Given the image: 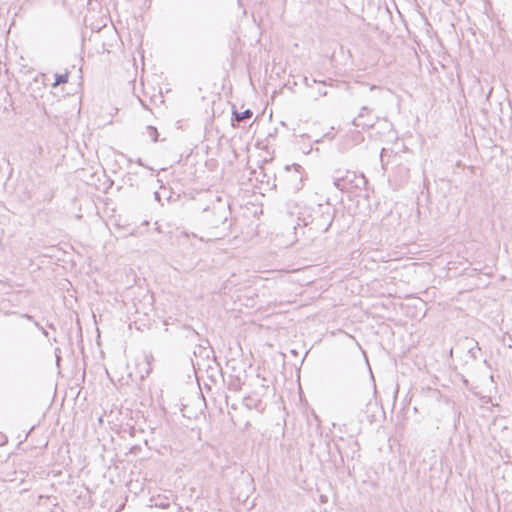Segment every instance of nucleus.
I'll return each instance as SVG.
<instances>
[{
    "instance_id": "1",
    "label": "nucleus",
    "mask_w": 512,
    "mask_h": 512,
    "mask_svg": "<svg viewBox=\"0 0 512 512\" xmlns=\"http://www.w3.org/2000/svg\"><path fill=\"white\" fill-rule=\"evenodd\" d=\"M229 215V204L218 196L211 205L202 209L198 220L200 225L207 230L209 239H221L230 229Z\"/></svg>"
},
{
    "instance_id": "2",
    "label": "nucleus",
    "mask_w": 512,
    "mask_h": 512,
    "mask_svg": "<svg viewBox=\"0 0 512 512\" xmlns=\"http://www.w3.org/2000/svg\"><path fill=\"white\" fill-rule=\"evenodd\" d=\"M335 212V207L329 202L318 204L309 212L303 213L302 216L298 217L297 226L294 227L295 234H298L299 228H308L307 239L312 241L318 235L329 230L333 223Z\"/></svg>"
},
{
    "instance_id": "3",
    "label": "nucleus",
    "mask_w": 512,
    "mask_h": 512,
    "mask_svg": "<svg viewBox=\"0 0 512 512\" xmlns=\"http://www.w3.org/2000/svg\"><path fill=\"white\" fill-rule=\"evenodd\" d=\"M338 172L333 176V184L336 188L341 191L348 190L350 188H358L360 187V183L365 184L364 176H357L353 171H346L345 175H339Z\"/></svg>"
},
{
    "instance_id": "4",
    "label": "nucleus",
    "mask_w": 512,
    "mask_h": 512,
    "mask_svg": "<svg viewBox=\"0 0 512 512\" xmlns=\"http://www.w3.org/2000/svg\"><path fill=\"white\" fill-rule=\"evenodd\" d=\"M254 408H256V399L250 395L244 397L242 400L241 415L237 420L240 425H244V429L251 427L249 415L252 416Z\"/></svg>"
},
{
    "instance_id": "5",
    "label": "nucleus",
    "mask_w": 512,
    "mask_h": 512,
    "mask_svg": "<svg viewBox=\"0 0 512 512\" xmlns=\"http://www.w3.org/2000/svg\"><path fill=\"white\" fill-rule=\"evenodd\" d=\"M371 110L363 106L361 111L352 121L353 125L362 129L373 127L375 124V118L370 115Z\"/></svg>"
},
{
    "instance_id": "6",
    "label": "nucleus",
    "mask_w": 512,
    "mask_h": 512,
    "mask_svg": "<svg viewBox=\"0 0 512 512\" xmlns=\"http://www.w3.org/2000/svg\"><path fill=\"white\" fill-rule=\"evenodd\" d=\"M206 344H207V346L199 345L194 350V355H195V357H200L202 359L205 358V359H207V361H209L211 354H213L214 352H213L212 348L210 347L208 341H206Z\"/></svg>"
},
{
    "instance_id": "7",
    "label": "nucleus",
    "mask_w": 512,
    "mask_h": 512,
    "mask_svg": "<svg viewBox=\"0 0 512 512\" xmlns=\"http://www.w3.org/2000/svg\"><path fill=\"white\" fill-rule=\"evenodd\" d=\"M253 115V112L252 110L250 109H246L245 111L243 112H237V111H233V119L236 120V121H243L245 119H248V118H251Z\"/></svg>"
},
{
    "instance_id": "8",
    "label": "nucleus",
    "mask_w": 512,
    "mask_h": 512,
    "mask_svg": "<svg viewBox=\"0 0 512 512\" xmlns=\"http://www.w3.org/2000/svg\"><path fill=\"white\" fill-rule=\"evenodd\" d=\"M68 82V73L56 74L54 86L61 85Z\"/></svg>"
},
{
    "instance_id": "9",
    "label": "nucleus",
    "mask_w": 512,
    "mask_h": 512,
    "mask_svg": "<svg viewBox=\"0 0 512 512\" xmlns=\"http://www.w3.org/2000/svg\"><path fill=\"white\" fill-rule=\"evenodd\" d=\"M146 132L149 137H151L152 141L156 142L158 140V131L153 126H147Z\"/></svg>"
},
{
    "instance_id": "10",
    "label": "nucleus",
    "mask_w": 512,
    "mask_h": 512,
    "mask_svg": "<svg viewBox=\"0 0 512 512\" xmlns=\"http://www.w3.org/2000/svg\"><path fill=\"white\" fill-rule=\"evenodd\" d=\"M276 275H279V272H277V271L261 272V275L258 274V280L259 279H264V280L274 279V276H276Z\"/></svg>"
},
{
    "instance_id": "11",
    "label": "nucleus",
    "mask_w": 512,
    "mask_h": 512,
    "mask_svg": "<svg viewBox=\"0 0 512 512\" xmlns=\"http://www.w3.org/2000/svg\"><path fill=\"white\" fill-rule=\"evenodd\" d=\"M262 382H263V383L261 384V389H263V390H264V392H263V393H261L260 388L258 387V395H259V394H263V395H264V394H268V393H269V392H271V391L273 392V390H274V389H273V388H272V389H270V387H269V385H268V380H267L266 378H262Z\"/></svg>"
},
{
    "instance_id": "12",
    "label": "nucleus",
    "mask_w": 512,
    "mask_h": 512,
    "mask_svg": "<svg viewBox=\"0 0 512 512\" xmlns=\"http://www.w3.org/2000/svg\"><path fill=\"white\" fill-rule=\"evenodd\" d=\"M145 361L148 365V369L146 371H144V374H142V378H144L145 376H148L150 373H151V362L153 361V356L152 354H147L145 355Z\"/></svg>"
},
{
    "instance_id": "13",
    "label": "nucleus",
    "mask_w": 512,
    "mask_h": 512,
    "mask_svg": "<svg viewBox=\"0 0 512 512\" xmlns=\"http://www.w3.org/2000/svg\"><path fill=\"white\" fill-rule=\"evenodd\" d=\"M476 349H477V350H480V348H479V346H478V343H476L475 347H471V348L469 349V353L471 354V357H472L473 359H476V358H477V355H476V352H475V350H476Z\"/></svg>"
},
{
    "instance_id": "14",
    "label": "nucleus",
    "mask_w": 512,
    "mask_h": 512,
    "mask_svg": "<svg viewBox=\"0 0 512 512\" xmlns=\"http://www.w3.org/2000/svg\"><path fill=\"white\" fill-rule=\"evenodd\" d=\"M34 325H35L36 327H38V328H39V330L42 332V334H43L45 337H47V336H48V332L44 329V327H42V326L40 325V323H39L38 321H34Z\"/></svg>"
},
{
    "instance_id": "15",
    "label": "nucleus",
    "mask_w": 512,
    "mask_h": 512,
    "mask_svg": "<svg viewBox=\"0 0 512 512\" xmlns=\"http://www.w3.org/2000/svg\"><path fill=\"white\" fill-rule=\"evenodd\" d=\"M155 506H156V507H159V508H162V509H165V508H168V507H169V503H168V502H165V501L156 502V503H155Z\"/></svg>"
},
{
    "instance_id": "16",
    "label": "nucleus",
    "mask_w": 512,
    "mask_h": 512,
    "mask_svg": "<svg viewBox=\"0 0 512 512\" xmlns=\"http://www.w3.org/2000/svg\"><path fill=\"white\" fill-rule=\"evenodd\" d=\"M258 182L260 183V185H258V193L261 195H264L263 190H265V188L263 187V185H264L263 180L258 179Z\"/></svg>"
},
{
    "instance_id": "17",
    "label": "nucleus",
    "mask_w": 512,
    "mask_h": 512,
    "mask_svg": "<svg viewBox=\"0 0 512 512\" xmlns=\"http://www.w3.org/2000/svg\"><path fill=\"white\" fill-rule=\"evenodd\" d=\"M22 317H23V318H26V319H28V320H30V321H33V322L35 321V320H34V318H33V316H31V315H29V314H23V315H22Z\"/></svg>"
},
{
    "instance_id": "18",
    "label": "nucleus",
    "mask_w": 512,
    "mask_h": 512,
    "mask_svg": "<svg viewBox=\"0 0 512 512\" xmlns=\"http://www.w3.org/2000/svg\"><path fill=\"white\" fill-rule=\"evenodd\" d=\"M189 332L192 336L198 337V333L194 329H189Z\"/></svg>"
},
{
    "instance_id": "19",
    "label": "nucleus",
    "mask_w": 512,
    "mask_h": 512,
    "mask_svg": "<svg viewBox=\"0 0 512 512\" xmlns=\"http://www.w3.org/2000/svg\"><path fill=\"white\" fill-rule=\"evenodd\" d=\"M249 75H250V83H251V85L253 86V85H254V84H253V77H252L251 73H250Z\"/></svg>"
},
{
    "instance_id": "20",
    "label": "nucleus",
    "mask_w": 512,
    "mask_h": 512,
    "mask_svg": "<svg viewBox=\"0 0 512 512\" xmlns=\"http://www.w3.org/2000/svg\"><path fill=\"white\" fill-rule=\"evenodd\" d=\"M258 150L260 149V144H257ZM261 150H265L264 148H261Z\"/></svg>"
}]
</instances>
